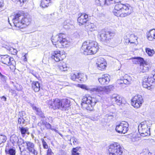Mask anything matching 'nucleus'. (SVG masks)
Here are the masks:
<instances>
[{"instance_id": "1", "label": "nucleus", "mask_w": 155, "mask_h": 155, "mask_svg": "<svg viewBox=\"0 0 155 155\" xmlns=\"http://www.w3.org/2000/svg\"><path fill=\"white\" fill-rule=\"evenodd\" d=\"M121 0H98L100 4L109 5L113 3L117 4L114 6L113 11L114 15L117 17H124L129 15L133 12L132 7L129 4H122L120 3Z\"/></svg>"}, {"instance_id": "2", "label": "nucleus", "mask_w": 155, "mask_h": 155, "mask_svg": "<svg viewBox=\"0 0 155 155\" xmlns=\"http://www.w3.org/2000/svg\"><path fill=\"white\" fill-rule=\"evenodd\" d=\"M12 21L15 26L23 28L30 24L31 19L30 18L24 17L22 14L18 13L15 15Z\"/></svg>"}, {"instance_id": "3", "label": "nucleus", "mask_w": 155, "mask_h": 155, "mask_svg": "<svg viewBox=\"0 0 155 155\" xmlns=\"http://www.w3.org/2000/svg\"><path fill=\"white\" fill-rule=\"evenodd\" d=\"M97 43L94 41L84 42L82 45L81 49L83 54L86 55L94 54L98 50Z\"/></svg>"}, {"instance_id": "4", "label": "nucleus", "mask_w": 155, "mask_h": 155, "mask_svg": "<svg viewBox=\"0 0 155 155\" xmlns=\"http://www.w3.org/2000/svg\"><path fill=\"white\" fill-rule=\"evenodd\" d=\"M65 37V35L63 34H59L55 37L52 36L51 41L53 44L55 45L56 47L65 48L69 43V42L67 40Z\"/></svg>"}, {"instance_id": "5", "label": "nucleus", "mask_w": 155, "mask_h": 155, "mask_svg": "<svg viewBox=\"0 0 155 155\" xmlns=\"http://www.w3.org/2000/svg\"><path fill=\"white\" fill-rule=\"evenodd\" d=\"M98 101L96 98L87 95L84 96L82 98L81 105L84 108L92 111L94 110V106Z\"/></svg>"}, {"instance_id": "6", "label": "nucleus", "mask_w": 155, "mask_h": 155, "mask_svg": "<svg viewBox=\"0 0 155 155\" xmlns=\"http://www.w3.org/2000/svg\"><path fill=\"white\" fill-rule=\"evenodd\" d=\"M108 150L109 155H121L123 153L122 148L117 143L110 145Z\"/></svg>"}, {"instance_id": "7", "label": "nucleus", "mask_w": 155, "mask_h": 155, "mask_svg": "<svg viewBox=\"0 0 155 155\" xmlns=\"http://www.w3.org/2000/svg\"><path fill=\"white\" fill-rule=\"evenodd\" d=\"M114 35L115 34L113 32L102 31L100 35L101 40L104 44H107L110 42Z\"/></svg>"}, {"instance_id": "8", "label": "nucleus", "mask_w": 155, "mask_h": 155, "mask_svg": "<svg viewBox=\"0 0 155 155\" xmlns=\"http://www.w3.org/2000/svg\"><path fill=\"white\" fill-rule=\"evenodd\" d=\"M138 131L141 136L145 137L150 134V128L146 124V122H142L138 126Z\"/></svg>"}, {"instance_id": "9", "label": "nucleus", "mask_w": 155, "mask_h": 155, "mask_svg": "<svg viewBox=\"0 0 155 155\" xmlns=\"http://www.w3.org/2000/svg\"><path fill=\"white\" fill-rule=\"evenodd\" d=\"M114 87L112 85L105 87H98L96 88H92L91 91L93 92H96L100 94H108L110 91L113 90Z\"/></svg>"}, {"instance_id": "10", "label": "nucleus", "mask_w": 155, "mask_h": 155, "mask_svg": "<svg viewBox=\"0 0 155 155\" xmlns=\"http://www.w3.org/2000/svg\"><path fill=\"white\" fill-rule=\"evenodd\" d=\"M129 126V124L127 122L122 121L117 125L115 130L118 133L124 134L128 131Z\"/></svg>"}, {"instance_id": "11", "label": "nucleus", "mask_w": 155, "mask_h": 155, "mask_svg": "<svg viewBox=\"0 0 155 155\" xmlns=\"http://www.w3.org/2000/svg\"><path fill=\"white\" fill-rule=\"evenodd\" d=\"M143 102V97L140 95H135L131 99L132 105L136 108H138L141 106Z\"/></svg>"}, {"instance_id": "12", "label": "nucleus", "mask_w": 155, "mask_h": 155, "mask_svg": "<svg viewBox=\"0 0 155 155\" xmlns=\"http://www.w3.org/2000/svg\"><path fill=\"white\" fill-rule=\"evenodd\" d=\"M0 60L2 63L8 66L13 65L15 63L14 58L7 55H1L0 56Z\"/></svg>"}, {"instance_id": "13", "label": "nucleus", "mask_w": 155, "mask_h": 155, "mask_svg": "<svg viewBox=\"0 0 155 155\" xmlns=\"http://www.w3.org/2000/svg\"><path fill=\"white\" fill-rule=\"evenodd\" d=\"M137 59L140 64L139 70L140 72L144 73L148 71L149 68V65L148 64L144 61L143 59L142 58L137 57Z\"/></svg>"}, {"instance_id": "14", "label": "nucleus", "mask_w": 155, "mask_h": 155, "mask_svg": "<svg viewBox=\"0 0 155 155\" xmlns=\"http://www.w3.org/2000/svg\"><path fill=\"white\" fill-rule=\"evenodd\" d=\"M119 95L117 94H114L111 97V100L113 103L120 105L122 104H125L126 101Z\"/></svg>"}, {"instance_id": "15", "label": "nucleus", "mask_w": 155, "mask_h": 155, "mask_svg": "<svg viewBox=\"0 0 155 155\" xmlns=\"http://www.w3.org/2000/svg\"><path fill=\"white\" fill-rule=\"evenodd\" d=\"M61 104V101L58 98L49 101L48 102L50 108L54 109H60Z\"/></svg>"}, {"instance_id": "16", "label": "nucleus", "mask_w": 155, "mask_h": 155, "mask_svg": "<svg viewBox=\"0 0 155 155\" xmlns=\"http://www.w3.org/2000/svg\"><path fill=\"white\" fill-rule=\"evenodd\" d=\"M154 80V79L153 78L152 75L150 76H149L147 78H145L143 82V86L144 88L150 89V88L151 86L152 85L151 84L153 83Z\"/></svg>"}, {"instance_id": "17", "label": "nucleus", "mask_w": 155, "mask_h": 155, "mask_svg": "<svg viewBox=\"0 0 155 155\" xmlns=\"http://www.w3.org/2000/svg\"><path fill=\"white\" fill-rule=\"evenodd\" d=\"M51 58L56 62H58L63 60L60 54V51L59 50L53 51L51 54Z\"/></svg>"}, {"instance_id": "18", "label": "nucleus", "mask_w": 155, "mask_h": 155, "mask_svg": "<svg viewBox=\"0 0 155 155\" xmlns=\"http://www.w3.org/2000/svg\"><path fill=\"white\" fill-rule=\"evenodd\" d=\"M131 78L128 75L125 74L120 79L118 80L117 83L119 84H129L131 83Z\"/></svg>"}, {"instance_id": "19", "label": "nucleus", "mask_w": 155, "mask_h": 155, "mask_svg": "<svg viewBox=\"0 0 155 155\" xmlns=\"http://www.w3.org/2000/svg\"><path fill=\"white\" fill-rule=\"evenodd\" d=\"M27 150L31 153L35 155H37V151L35 149L34 143L29 141L26 142Z\"/></svg>"}, {"instance_id": "20", "label": "nucleus", "mask_w": 155, "mask_h": 155, "mask_svg": "<svg viewBox=\"0 0 155 155\" xmlns=\"http://www.w3.org/2000/svg\"><path fill=\"white\" fill-rule=\"evenodd\" d=\"M110 76L107 74H103L98 78L99 82L101 84H107L110 81Z\"/></svg>"}, {"instance_id": "21", "label": "nucleus", "mask_w": 155, "mask_h": 155, "mask_svg": "<svg viewBox=\"0 0 155 155\" xmlns=\"http://www.w3.org/2000/svg\"><path fill=\"white\" fill-rule=\"evenodd\" d=\"M88 15L85 13L81 14L78 19V21L80 25H82L88 21Z\"/></svg>"}, {"instance_id": "22", "label": "nucleus", "mask_w": 155, "mask_h": 155, "mask_svg": "<svg viewBox=\"0 0 155 155\" xmlns=\"http://www.w3.org/2000/svg\"><path fill=\"white\" fill-rule=\"evenodd\" d=\"M70 101L67 99H65L62 100L61 101L60 109L62 110H68V108L70 106Z\"/></svg>"}, {"instance_id": "23", "label": "nucleus", "mask_w": 155, "mask_h": 155, "mask_svg": "<svg viewBox=\"0 0 155 155\" xmlns=\"http://www.w3.org/2000/svg\"><path fill=\"white\" fill-rule=\"evenodd\" d=\"M147 38L149 41H152L155 39V29L150 30L147 33Z\"/></svg>"}, {"instance_id": "24", "label": "nucleus", "mask_w": 155, "mask_h": 155, "mask_svg": "<svg viewBox=\"0 0 155 155\" xmlns=\"http://www.w3.org/2000/svg\"><path fill=\"white\" fill-rule=\"evenodd\" d=\"M25 114V112L24 111H22L21 113H20V114L18 116V123L21 126L25 124V120L23 117Z\"/></svg>"}, {"instance_id": "25", "label": "nucleus", "mask_w": 155, "mask_h": 155, "mask_svg": "<svg viewBox=\"0 0 155 155\" xmlns=\"http://www.w3.org/2000/svg\"><path fill=\"white\" fill-rule=\"evenodd\" d=\"M54 0H41L40 5L42 8L48 7Z\"/></svg>"}, {"instance_id": "26", "label": "nucleus", "mask_w": 155, "mask_h": 155, "mask_svg": "<svg viewBox=\"0 0 155 155\" xmlns=\"http://www.w3.org/2000/svg\"><path fill=\"white\" fill-rule=\"evenodd\" d=\"M32 108L33 110L36 111V113L41 118H45L44 114L43 112H42L40 108L35 106H33Z\"/></svg>"}, {"instance_id": "27", "label": "nucleus", "mask_w": 155, "mask_h": 155, "mask_svg": "<svg viewBox=\"0 0 155 155\" xmlns=\"http://www.w3.org/2000/svg\"><path fill=\"white\" fill-rule=\"evenodd\" d=\"M32 87L35 92H38L40 89L39 83L38 81L33 82L32 83Z\"/></svg>"}, {"instance_id": "28", "label": "nucleus", "mask_w": 155, "mask_h": 155, "mask_svg": "<svg viewBox=\"0 0 155 155\" xmlns=\"http://www.w3.org/2000/svg\"><path fill=\"white\" fill-rule=\"evenodd\" d=\"M58 68L60 70L64 71H68L69 69L66 64L64 62L60 63L58 65Z\"/></svg>"}, {"instance_id": "29", "label": "nucleus", "mask_w": 155, "mask_h": 155, "mask_svg": "<svg viewBox=\"0 0 155 155\" xmlns=\"http://www.w3.org/2000/svg\"><path fill=\"white\" fill-rule=\"evenodd\" d=\"M18 138L15 134H13L10 137V141L13 144H17L18 142Z\"/></svg>"}, {"instance_id": "30", "label": "nucleus", "mask_w": 155, "mask_h": 155, "mask_svg": "<svg viewBox=\"0 0 155 155\" xmlns=\"http://www.w3.org/2000/svg\"><path fill=\"white\" fill-rule=\"evenodd\" d=\"M87 29L91 31H95L97 28L96 26L93 23H90L87 26Z\"/></svg>"}, {"instance_id": "31", "label": "nucleus", "mask_w": 155, "mask_h": 155, "mask_svg": "<svg viewBox=\"0 0 155 155\" xmlns=\"http://www.w3.org/2000/svg\"><path fill=\"white\" fill-rule=\"evenodd\" d=\"M78 80L77 81L78 82H82L84 81V77L86 76L84 74H83L81 73H78Z\"/></svg>"}, {"instance_id": "32", "label": "nucleus", "mask_w": 155, "mask_h": 155, "mask_svg": "<svg viewBox=\"0 0 155 155\" xmlns=\"http://www.w3.org/2000/svg\"><path fill=\"white\" fill-rule=\"evenodd\" d=\"M146 53L149 56H152L154 54V51L153 49H151L148 48L145 49Z\"/></svg>"}, {"instance_id": "33", "label": "nucleus", "mask_w": 155, "mask_h": 155, "mask_svg": "<svg viewBox=\"0 0 155 155\" xmlns=\"http://www.w3.org/2000/svg\"><path fill=\"white\" fill-rule=\"evenodd\" d=\"M7 140V137L5 135L0 134V145L5 142Z\"/></svg>"}, {"instance_id": "34", "label": "nucleus", "mask_w": 155, "mask_h": 155, "mask_svg": "<svg viewBox=\"0 0 155 155\" xmlns=\"http://www.w3.org/2000/svg\"><path fill=\"white\" fill-rule=\"evenodd\" d=\"M5 152L7 153H8L10 155H15V150L13 148L10 149L8 151L7 150H5Z\"/></svg>"}, {"instance_id": "35", "label": "nucleus", "mask_w": 155, "mask_h": 155, "mask_svg": "<svg viewBox=\"0 0 155 155\" xmlns=\"http://www.w3.org/2000/svg\"><path fill=\"white\" fill-rule=\"evenodd\" d=\"M6 49L12 54L15 55L17 54V51L16 50L12 47H8Z\"/></svg>"}, {"instance_id": "36", "label": "nucleus", "mask_w": 155, "mask_h": 155, "mask_svg": "<svg viewBox=\"0 0 155 155\" xmlns=\"http://www.w3.org/2000/svg\"><path fill=\"white\" fill-rule=\"evenodd\" d=\"M135 38V39H136V37L135 35L133 34H131L130 35V37L129 38L127 39V36H126L124 37V39L126 40V41L128 42H130L131 43H133L134 42L133 41H131V39L132 38Z\"/></svg>"}, {"instance_id": "37", "label": "nucleus", "mask_w": 155, "mask_h": 155, "mask_svg": "<svg viewBox=\"0 0 155 155\" xmlns=\"http://www.w3.org/2000/svg\"><path fill=\"white\" fill-rule=\"evenodd\" d=\"M78 73H72L70 75L71 79L74 81L78 80Z\"/></svg>"}, {"instance_id": "38", "label": "nucleus", "mask_w": 155, "mask_h": 155, "mask_svg": "<svg viewBox=\"0 0 155 155\" xmlns=\"http://www.w3.org/2000/svg\"><path fill=\"white\" fill-rule=\"evenodd\" d=\"M73 25L69 23H67L66 21L64 22V27L66 29H69L72 27Z\"/></svg>"}, {"instance_id": "39", "label": "nucleus", "mask_w": 155, "mask_h": 155, "mask_svg": "<svg viewBox=\"0 0 155 155\" xmlns=\"http://www.w3.org/2000/svg\"><path fill=\"white\" fill-rule=\"evenodd\" d=\"M105 60L103 58H98L97 59L96 61V65L97 66H98L100 65L101 64H102V63L105 62Z\"/></svg>"}, {"instance_id": "40", "label": "nucleus", "mask_w": 155, "mask_h": 155, "mask_svg": "<svg viewBox=\"0 0 155 155\" xmlns=\"http://www.w3.org/2000/svg\"><path fill=\"white\" fill-rule=\"evenodd\" d=\"M21 133L22 135H25L27 132L28 131V129L27 128H25L23 127H19Z\"/></svg>"}, {"instance_id": "41", "label": "nucleus", "mask_w": 155, "mask_h": 155, "mask_svg": "<svg viewBox=\"0 0 155 155\" xmlns=\"http://www.w3.org/2000/svg\"><path fill=\"white\" fill-rule=\"evenodd\" d=\"M106 62L102 63V64H101L100 65L97 66L98 67L99 69L102 70V69H105L106 67Z\"/></svg>"}, {"instance_id": "42", "label": "nucleus", "mask_w": 155, "mask_h": 155, "mask_svg": "<svg viewBox=\"0 0 155 155\" xmlns=\"http://www.w3.org/2000/svg\"><path fill=\"white\" fill-rule=\"evenodd\" d=\"M27 0H12L14 2H16L17 4H20V6H22L23 4Z\"/></svg>"}, {"instance_id": "43", "label": "nucleus", "mask_w": 155, "mask_h": 155, "mask_svg": "<svg viewBox=\"0 0 155 155\" xmlns=\"http://www.w3.org/2000/svg\"><path fill=\"white\" fill-rule=\"evenodd\" d=\"M139 139V138L138 136L137 135V134L136 133H134L133 134L132 138V141H137Z\"/></svg>"}, {"instance_id": "44", "label": "nucleus", "mask_w": 155, "mask_h": 155, "mask_svg": "<svg viewBox=\"0 0 155 155\" xmlns=\"http://www.w3.org/2000/svg\"><path fill=\"white\" fill-rule=\"evenodd\" d=\"M26 141H25L23 139L20 138L18 139V142H17V144L19 146L22 145L24 146V144L26 143Z\"/></svg>"}, {"instance_id": "45", "label": "nucleus", "mask_w": 155, "mask_h": 155, "mask_svg": "<svg viewBox=\"0 0 155 155\" xmlns=\"http://www.w3.org/2000/svg\"><path fill=\"white\" fill-rule=\"evenodd\" d=\"M70 140V141H72L74 144H78V139L75 138L73 137H71Z\"/></svg>"}, {"instance_id": "46", "label": "nucleus", "mask_w": 155, "mask_h": 155, "mask_svg": "<svg viewBox=\"0 0 155 155\" xmlns=\"http://www.w3.org/2000/svg\"><path fill=\"white\" fill-rule=\"evenodd\" d=\"M41 140L42 142L43 146L44 149H48V145L47 143L43 138H41Z\"/></svg>"}, {"instance_id": "47", "label": "nucleus", "mask_w": 155, "mask_h": 155, "mask_svg": "<svg viewBox=\"0 0 155 155\" xmlns=\"http://www.w3.org/2000/svg\"><path fill=\"white\" fill-rule=\"evenodd\" d=\"M42 123L45 125V127L47 129H51L52 128H51V125L49 123H48L47 122H46L45 123L42 122Z\"/></svg>"}, {"instance_id": "48", "label": "nucleus", "mask_w": 155, "mask_h": 155, "mask_svg": "<svg viewBox=\"0 0 155 155\" xmlns=\"http://www.w3.org/2000/svg\"><path fill=\"white\" fill-rule=\"evenodd\" d=\"M15 87L16 89L18 91H21L22 89V86L18 84L15 86Z\"/></svg>"}, {"instance_id": "49", "label": "nucleus", "mask_w": 155, "mask_h": 155, "mask_svg": "<svg viewBox=\"0 0 155 155\" xmlns=\"http://www.w3.org/2000/svg\"><path fill=\"white\" fill-rule=\"evenodd\" d=\"M0 77H1V79L2 80L3 82H5L6 79L7 77L3 75L2 74H0Z\"/></svg>"}, {"instance_id": "50", "label": "nucleus", "mask_w": 155, "mask_h": 155, "mask_svg": "<svg viewBox=\"0 0 155 155\" xmlns=\"http://www.w3.org/2000/svg\"><path fill=\"white\" fill-rule=\"evenodd\" d=\"M54 153L52 151L50 148H48L47 152V155H53Z\"/></svg>"}, {"instance_id": "51", "label": "nucleus", "mask_w": 155, "mask_h": 155, "mask_svg": "<svg viewBox=\"0 0 155 155\" xmlns=\"http://www.w3.org/2000/svg\"><path fill=\"white\" fill-rule=\"evenodd\" d=\"M31 73L36 78H38L39 77V75L37 73L33 71H32L31 72Z\"/></svg>"}, {"instance_id": "52", "label": "nucleus", "mask_w": 155, "mask_h": 155, "mask_svg": "<svg viewBox=\"0 0 155 155\" xmlns=\"http://www.w3.org/2000/svg\"><path fill=\"white\" fill-rule=\"evenodd\" d=\"M8 90L9 92H11L12 95L15 94H16V92L15 90H13L10 88H9Z\"/></svg>"}, {"instance_id": "53", "label": "nucleus", "mask_w": 155, "mask_h": 155, "mask_svg": "<svg viewBox=\"0 0 155 155\" xmlns=\"http://www.w3.org/2000/svg\"><path fill=\"white\" fill-rule=\"evenodd\" d=\"M115 114L113 113H110V114H107L106 115V117H111V118H112V117H114L115 116Z\"/></svg>"}, {"instance_id": "54", "label": "nucleus", "mask_w": 155, "mask_h": 155, "mask_svg": "<svg viewBox=\"0 0 155 155\" xmlns=\"http://www.w3.org/2000/svg\"><path fill=\"white\" fill-rule=\"evenodd\" d=\"M81 148L80 147H77L74 148H73L72 149V152H77V151L79 150Z\"/></svg>"}, {"instance_id": "55", "label": "nucleus", "mask_w": 155, "mask_h": 155, "mask_svg": "<svg viewBox=\"0 0 155 155\" xmlns=\"http://www.w3.org/2000/svg\"><path fill=\"white\" fill-rule=\"evenodd\" d=\"M53 15H54V14H51L50 15H47V17L49 19L50 18L54 19V17H53Z\"/></svg>"}, {"instance_id": "56", "label": "nucleus", "mask_w": 155, "mask_h": 155, "mask_svg": "<svg viewBox=\"0 0 155 155\" xmlns=\"http://www.w3.org/2000/svg\"><path fill=\"white\" fill-rule=\"evenodd\" d=\"M152 74L153 78L154 80L155 81V70L152 71Z\"/></svg>"}, {"instance_id": "57", "label": "nucleus", "mask_w": 155, "mask_h": 155, "mask_svg": "<svg viewBox=\"0 0 155 155\" xmlns=\"http://www.w3.org/2000/svg\"><path fill=\"white\" fill-rule=\"evenodd\" d=\"M51 130H53V131H55L56 133H58L60 135L62 136V135L61 133H60L58 131V130H56V129H54V128H51Z\"/></svg>"}, {"instance_id": "58", "label": "nucleus", "mask_w": 155, "mask_h": 155, "mask_svg": "<svg viewBox=\"0 0 155 155\" xmlns=\"http://www.w3.org/2000/svg\"><path fill=\"white\" fill-rule=\"evenodd\" d=\"M81 87L83 89H87V87L85 85H82L81 86Z\"/></svg>"}, {"instance_id": "59", "label": "nucleus", "mask_w": 155, "mask_h": 155, "mask_svg": "<svg viewBox=\"0 0 155 155\" xmlns=\"http://www.w3.org/2000/svg\"><path fill=\"white\" fill-rule=\"evenodd\" d=\"M72 155H79V153L76 152H72Z\"/></svg>"}, {"instance_id": "60", "label": "nucleus", "mask_w": 155, "mask_h": 155, "mask_svg": "<svg viewBox=\"0 0 155 155\" xmlns=\"http://www.w3.org/2000/svg\"><path fill=\"white\" fill-rule=\"evenodd\" d=\"M27 54H25V55H24V60L25 61H27Z\"/></svg>"}, {"instance_id": "61", "label": "nucleus", "mask_w": 155, "mask_h": 155, "mask_svg": "<svg viewBox=\"0 0 155 155\" xmlns=\"http://www.w3.org/2000/svg\"><path fill=\"white\" fill-rule=\"evenodd\" d=\"M31 119L33 120V122H35V121L36 120V118L35 116H31Z\"/></svg>"}, {"instance_id": "62", "label": "nucleus", "mask_w": 155, "mask_h": 155, "mask_svg": "<svg viewBox=\"0 0 155 155\" xmlns=\"http://www.w3.org/2000/svg\"><path fill=\"white\" fill-rule=\"evenodd\" d=\"M2 2L1 0H0V8L2 6Z\"/></svg>"}, {"instance_id": "63", "label": "nucleus", "mask_w": 155, "mask_h": 155, "mask_svg": "<svg viewBox=\"0 0 155 155\" xmlns=\"http://www.w3.org/2000/svg\"><path fill=\"white\" fill-rule=\"evenodd\" d=\"M3 97L4 98V99H5V101H6V98L4 96H3Z\"/></svg>"}]
</instances>
